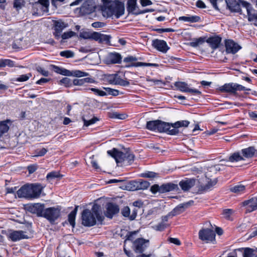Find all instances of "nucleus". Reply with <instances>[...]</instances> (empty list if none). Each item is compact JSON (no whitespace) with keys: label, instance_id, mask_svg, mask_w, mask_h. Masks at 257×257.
<instances>
[{"label":"nucleus","instance_id":"nucleus-38","mask_svg":"<svg viewBox=\"0 0 257 257\" xmlns=\"http://www.w3.org/2000/svg\"><path fill=\"white\" fill-rule=\"evenodd\" d=\"M243 257H257V249L245 248L243 253Z\"/></svg>","mask_w":257,"mask_h":257},{"label":"nucleus","instance_id":"nucleus-11","mask_svg":"<svg viewBox=\"0 0 257 257\" xmlns=\"http://www.w3.org/2000/svg\"><path fill=\"white\" fill-rule=\"evenodd\" d=\"M240 2L242 6L246 9L248 21H254V25L257 26V14H251V12L253 9L251 4L244 0H240Z\"/></svg>","mask_w":257,"mask_h":257},{"label":"nucleus","instance_id":"nucleus-23","mask_svg":"<svg viewBox=\"0 0 257 257\" xmlns=\"http://www.w3.org/2000/svg\"><path fill=\"white\" fill-rule=\"evenodd\" d=\"M43 188L39 184H33L30 187V198H37L40 197Z\"/></svg>","mask_w":257,"mask_h":257},{"label":"nucleus","instance_id":"nucleus-21","mask_svg":"<svg viewBox=\"0 0 257 257\" xmlns=\"http://www.w3.org/2000/svg\"><path fill=\"white\" fill-rule=\"evenodd\" d=\"M195 183L196 180L195 179L186 178L179 182V185L182 190L184 191H188L195 185Z\"/></svg>","mask_w":257,"mask_h":257},{"label":"nucleus","instance_id":"nucleus-30","mask_svg":"<svg viewBox=\"0 0 257 257\" xmlns=\"http://www.w3.org/2000/svg\"><path fill=\"white\" fill-rule=\"evenodd\" d=\"M97 34L95 32L82 31L79 33V37L84 39H96Z\"/></svg>","mask_w":257,"mask_h":257},{"label":"nucleus","instance_id":"nucleus-9","mask_svg":"<svg viewBox=\"0 0 257 257\" xmlns=\"http://www.w3.org/2000/svg\"><path fill=\"white\" fill-rule=\"evenodd\" d=\"M226 4L227 9L232 13H238L242 14V11L240 8V5L242 6L240 0H225Z\"/></svg>","mask_w":257,"mask_h":257},{"label":"nucleus","instance_id":"nucleus-24","mask_svg":"<svg viewBox=\"0 0 257 257\" xmlns=\"http://www.w3.org/2000/svg\"><path fill=\"white\" fill-rule=\"evenodd\" d=\"M137 0H128L127 2L126 10L128 13L134 14L135 15H139V10L137 5Z\"/></svg>","mask_w":257,"mask_h":257},{"label":"nucleus","instance_id":"nucleus-6","mask_svg":"<svg viewBox=\"0 0 257 257\" xmlns=\"http://www.w3.org/2000/svg\"><path fill=\"white\" fill-rule=\"evenodd\" d=\"M171 123L158 119L157 131L160 133H166L170 135H177L176 129L171 128Z\"/></svg>","mask_w":257,"mask_h":257},{"label":"nucleus","instance_id":"nucleus-49","mask_svg":"<svg viewBox=\"0 0 257 257\" xmlns=\"http://www.w3.org/2000/svg\"><path fill=\"white\" fill-rule=\"evenodd\" d=\"M89 74L88 73L79 70H76L72 71V76H74L77 77L87 76Z\"/></svg>","mask_w":257,"mask_h":257},{"label":"nucleus","instance_id":"nucleus-45","mask_svg":"<svg viewBox=\"0 0 257 257\" xmlns=\"http://www.w3.org/2000/svg\"><path fill=\"white\" fill-rule=\"evenodd\" d=\"M119 76L117 74H112L107 76V79L110 84L116 85Z\"/></svg>","mask_w":257,"mask_h":257},{"label":"nucleus","instance_id":"nucleus-50","mask_svg":"<svg viewBox=\"0 0 257 257\" xmlns=\"http://www.w3.org/2000/svg\"><path fill=\"white\" fill-rule=\"evenodd\" d=\"M48 152V150L46 148H42V149H37L35 151L34 155L35 157H42L44 156L47 152Z\"/></svg>","mask_w":257,"mask_h":257},{"label":"nucleus","instance_id":"nucleus-63","mask_svg":"<svg viewBox=\"0 0 257 257\" xmlns=\"http://www.w3.org/2000/svg\"><path fill=\"white\" fill-rule=\"evenodd\" d=\"M233 213V210L230 209H226L223 211L222 214L224 217L227 219L230 218L231 214Z\"/></svg>","mask_w":257,"mask_h":257},{"label":"nucleus","instance_id":"nucleus-40","mask_svg":"<svg viewBox=\"0 0 257 257\" xmlns=\"http://www.w3.org/2000/svg\"><path fill=\"white\" fill-rule=\"evenodd\" d=\"M10 121V120L7 119L6 121L0 122V137L9 131V126L8 125L7 123Z\"/></svg>","mask_w":257,"mask_h":257},{"label":"nucleus","instance_id":"nucleus-13","mask_svg":"<svg viewBox=\"0 0 257 257\" xmlns=\"http://www.w3.org/2000/svg\"><path fill=\"white\" fill-rule=\"evenodd\" d=\"M95 8L94 2L92 0H87L80 7V12L83 15L89 14L94 11Z\"/></svg>","mask_w":257,"mask_h":257},{"label":"nucleus","instance_id":"nucleus-27","mask_svg":"<svg viewBox=\"0 0 257 257\" xmlns=\"http://www.w3.org/2000/svg\"><path fill=\"white\" fill-rule=\"evenodd\" d=\"M178 189L177 184L172 183L163 184L160 186V193H164Z\"/></svg>","mask_w":257,"mask_h":257},{"label":"nucleus","instance_id":"nucleus-5","mask_svg":"<svg viewBox=\"0 0 257 257\" xmlns=\"http://www.w3.org/2000/svg\"><path fill=\"white\" fill-rule=\"evenodd\" d=\"M247 90L245 87L237 83H226L219 87V90L222 92L235 93L236 91Z\"/></svg>","mask_w":257,"mask_h":257},{"label":"nucleus","instance_id":"nucleus-22","mask_svg":"<svg viewBox=\"0 0 257 257\" xmlns=\"http://www.w3.org/2000/svg\"><path fill=\"white\" fill-rule=\"evenodd\" d=\"M194 201L191 200L187 202L179 204L171 211V216H174L181 213L186 208L192 205Z\"/></svg>","mask_w":257,"mask_h":257},{"label":"nucleus","instance_id":"nucleus-59","mask_svg":"<svg viewBox=\"0 0 257 257\" xmlns=\"http://www.w3.org/2000/svg\"><path fill=\"white\" fill-rule=\"evenodd\" d=\"M167 226V224L163 222H160L158 225H156L154 228L157 231H163Z\"/></svg>","mask_w":257,"mask_h":257},{"label":"nucleus","instance_id":"nucleus-43","mask_svg":"<svg viewBox=\"0 0 257 257\" xmlns=\"http://www.w3.org/2000/svg\"><path fill=\"white\" fill-rule=\"evenodd\" d=\"M6 66L10 67H13L15 66V62L10 59H1L0 68L4 67Z\"/></svg>","mask_w":257,"mask_h":257},{"label":"nucleus","instance_id":"nucleus-32","mask_svg":"<svg viewBox=\"0 0 257 257\" xmlns=\"http://www.w3.org/2000/svg\"><path fill=\"white\" fill-rule=\"evenodd\" d=\"M245 188V186L239 184L230 188L229 190L231 192L238 195L244 193Z\"/></svg>","mask_w":257,"mask_h":257},{"label":"nucleus","instance_id":"nucleus-10","mask_svg":"<svg viewBox=\"0 0 257 257\" xmlns=\"http://www.w3.org/2000/svg\"><path fill=\"white\" fill-rule=\"evenodd\" d=\"M149 240L140 238L136 239L133 243L134 250L137 253H142L148 246Z\"/></svg>","mask_w":257,"mask_h":257},{"label":"nucleus","instance_id":"nucleus-25","mask_svg":"<svg viewBox=\"0 0 257 257\" xmlns=\"http://www.w3.org/2000/svg\"><path fill=\"white\" fill-rule=\"evenodd\" d=\"M241 154L243 156V160L245 159H249L253 157L255 155H257V150L254 147H249L241 150Z\"/></svg>","mask_w":257,"mask_h":257},{"label":"nucleus","instance_id":"nucleus-39","mask_svg":"<svg viewBox=\"0 0 257 257\" xmlns=\"http://www.w3.org/2000/svg\"><path fill=\"white\" fill-rule=\"evenodd\" d=\"M78 206H75L74 209L68 215V220L70 225L74 227L75 226V217L77 211Z\"/></svg>","mask_w":257,"mask_h":257},{"label":"nucleus","instance_id":"nucleus-37","mask_svg":"<svg viewBox=\"0 0 257 257\" xmlns=\"http://www.w3.org/2000/svg\"><path fill=\"white\" fill-rule=\"evenodd\" d=\"M97 34V39L95 41H98L99 43L105 42L106 43H110L111 36L110 35L101 34L99 33L96 32Z\"/></svg>","mask_w":257,"mask_h":257},{"label":"nucleus","instance_id":"nucleus-8","mask_svg":"<svg viewBox=\"0 0 257 257\" xmlns=\"http://www.w3.org/2000/svg\"><path fill=\"white\" fill-rule=\"evenodd\" d=\"M174 86L176 88L184 92H190L193 94H197L200 95L201 94V91L196 89H191L188 87V84L185 82L178 81L174 83Z\"/></svg>","mask_w":257,"mask_h":257},{"label":"nucleus","instance_id":"nucleus-56","mask_svg":"<svg viewBox=\"0 0 257 257\" xmlns=\"http://www.w3.org/2000/svg\"><path fill=\"white\" fill-rule=\"evenodd\" d=\"M204 42V39L200 37L190 43V46L193 47H196L202 44Z\"/></svg>","mask_w":257,"mask_h":257},{"label":"nucleus","instance_id":"nucleus-15","mask_svg":"<svg viewBox=\"0 0 257 257\" xmlns=\"http://www.w3.org/2000/svg\"><path fill=\"white\" fill-rule=\"evenodd\" d=\"M45 205L40 203H36L29 206L28 210L32 213L36 214L38 216L43 217L45 212Z\"/></svg>","mask_w":257,"mask_h":257},{"label":"nucleus","instance_id":"nucleus-42","mask_svg":"<svg viewBox=\"0 0 257 257\" xmlns=\"http://www.w3.org/2000/svg\"><path fill=\"white\" fill-rule=\"evenodd\" d=\"M158 119L147 121L146 128L152 131H157Z\"/></svg>","mask_w":257,"mask_h":257},{"label":"nucleus","instance_id":"nucleus-58","mask_svg":"<svg viewBox=\"0 0 257 257\" xmlns=\"http://www.w3.org/2000/svg\"><path fill=\"white\" fill-rule=\"evenodd\" d=\"M89 90L93 91L95 94H97L99 96H103L106 95V92L103 91L102 90H99L95 88H89Z\"/></svg>","mask_w":257,"mask_h":257},{"label":"nucleus","instance_id":"nucleus-57","mask_svg":"<svg viewBox=\"0 0 257 257\" xmlns=\"http://www.w3.org/2000/svg\"><path fill=\"white\" fill-rule=\"evenodd\" d=\"M22 39H19L15 40L12 44V47L15 49H20L23 48V46L21 44Z\"/></svg>","mask_w":257,"mask_h":257},{"label":"nucleus","instance_id":"nucleus-12","mask_svg":"<svg viewBox=\"0 0 257 257\" xmlns=\"http://www.w3.org/2000/svg\"><path fill=\"white\" fill-rule=\"evenodd\" d=\"M8 237L13 241H17L22 239L28 238L26 232L22 230H11L8 235Z\"/></svg>","mask_w":257,"mask_h":257},{"label":"nucleus","instance_id":"nucleus-51","mask_svg":"<svg viewBox=\"0 0 257 257\" xmlns=\"http://www.w3.org/2000/svg\"><path fill=\"white\" fill-rule=\"evenodd\" d=\"M60 55L62 57H64L67 58H72L74 56V53L73 52L70 50H65L63 51H61L60 53Z\"/></svg>","mask_w":257,"mask_h":257},{"label":"nucleus","instance_id":"nucleus-1","mask_svg":"<svg viewBox=\"0 0 257 257\" xmlns=\"http://www.w3.org/2000/svg\"><path fill=\"white\" fill-rule=\"evenodd\" d=\"M96 219L102 221L104 217L102 215L100 205L95 204L91 210L85 209L81 213L82 224L85 226H92L96 224Z\"/></svg>","mask_w":257,"mask_h":257},{"label":"nucleus","instance_id":"nucleus-2","mask_svg":"<svg viewBox=\"0 0 257 257\" xmlns=\"http://www.w3.org/2000/svg\"><path fill=\"white\" fill-rule=\"evenodd\" d=\"M107 153L115 159L116 163L126 162L127 164L131 165L134 161L135 155L128 152L124 153L116 148H113L108 151Z\"/></svg>","mask_w":257,"mask_h":257},{"label":"nucleus","instance_id":"nucleus-52","mask_svg":"<svg viewBox=\"0 0 257 257\" xmlns=\"http://www.w3.org/2000/svg\"><path fill=\"white\" fill-rule=\"evenodd\" d=\"M25 4L24 0H15L14 1V7L18 10L21 9L25 6Z\"/></svg>","mask_w":257,"mask_h":257},{"label":"nucleus","instance_id":"nucleus-16","mask_svg":"<svg viewBox=\"0 0 257 257\" xmlns=\"http://www.w3.org/2000/svg\"><path fill=\"white\" fill-rule=\"evenodd\" d=\"M121 56L118 53H109L105 59L106 63L110 64H120L121 62Z\"/></svg>","mask_w":257,"mask_h":257},{"label":"nucleus","instance_id":"nucleus-31","mask_svg":"<svg viewBox=\"0 0 257 257\" xmlns=\"http://www.w3.org/2000/svg\"><path fill=\"white\" fill-rule=\"evenodd\" d=\"M62 176L58 172L52 171L47 174L46 178L49 182L52 183L54 180H59Z\"/></svg>","mask_w":257,"mask_h":257},{"label":"nucleus","instance_id":"nucleus-60","mask_svg":"<svg viewBox=\"0 0 257 257\" xmlns=\"http://www.w3.org/2000/svg\"><path fill=\"white\" fill-rule=\"evenodd\" d=\"M60 82L61 84H63L67 87L72 85L71 80L67 77L63 78L60 81Z\"/></svg>","mask_w":257,"mask_h":257},{"label":"nucleus","instance_id":"nucleus-19","mask_svg":"<svg viewBox=\"0 0 257 257\" xmlns=\"http://www.w3.org/2000/svg\"><path fill=\"white\" fill-rule=\"evenodd\" d=\"M242 205L246 206V212H251L257 209V198L254 197L242 202Z\"/></svg>","mask_w":257,"mask_h":257},{"label":"nucleus","instance_id":"nucleus-44","mask_svg":"<svg viewBox=\"0 0 257 257\" xmlns=\"http://www.w3.org/2000/svg\"><path fill=\"white\" fill-rule=\"evenodd\" d=\"M158 65L154 63H144V62H134L131 65L128 66L133 67H145V66H157Z\"/></svg>","mask_w":257,"mask_h":257},{"label":"nucleus","instance_id":"nucleus-20","mask_svg":"<svg viewBox=\"0 0 257 257\" xmlns=\"http://www.w3.org/2000/svg\"><path fill=\"white\" fill-rule=\"evenodd\" d=\"M152 46L159 51L166 53L169 49L167 43L164 41L155 39L152 42Z\"/></svg>","mask_w":257,"mask_h":257},{"label":"nucleus","instance_id":"nucleus-36","mask_svg":"<svg viewBox=\"0 0 257 257\" xmlns=\"http://www.w3.org/2000/svg\"><path fill=\"white\" fill-rule=\"evenodd\" d=\"M241 160H243V156H242L241 153L238 152H235L232 154L229 157L228 160L226 161L228 162H238Z\"/></svg>","mask_w":257,"mask_h":257},{"label":"nucleus","instance_id":"nucleus-35","mask_svg":"<svg viewBox=\"0 0 257 257\" xmlns=\"http://www.w3.org/2000/svg\"><path fill=\"white\" fill-rule=\"evenodd\" d=\"M179 21H183L185 22H189L190 23H195L200 21V18L197 16H192L190 17L182 16L178 19Z\"/></svg>","mask_w":257,"mask_h":257},{"label":"nucleus","instance_id":"nucleus-34","mask_svg":"<svg viewBox=\"0 0 257 257\" xmlns=\"http://www.w3.org/2000/svg\"><path fill=\"white\" fill-rule=\"evenodd\" d=\"M190 123V122L188 120H181L178 121L174 123H171L172 127L173 129H176L177 131V134H179V131L178 128L180 127H187Z\"/></svg>","mask_w":257,"mask_h":257},{"label":"nucleus","instance_id":"nucleus-48","mask_svg":"<svg viewBox=\"0 0 257 257\" xmlns=\"http://www.w3.org/2000/svg\"><path fill=\"white\" fill-rule=\"evenodd\" d=\"M103 5L101 7V10L104 16H105V12L107 8L113 2L111 0H102Z\"/></svg>","mask_w":257,"mask_h":257},{"label":"nucleus","instance_id":"nucleus-64","mask_svg":"<svg viewBox=\"0 0 257 257\" xmlns=\"http://www.w3.org/2000/svg\"><path fill=\"white\" fill-rule=\"evenodd\" d=\"M139 209H138V208H137L136 207H133V208L132 210V213L130 216L131 220H133L136 218Z\"/></svg>","mask_w":257,"mask_h":257},{"label":"nucleus","instance_id":"nucleus-7","mask_svg":"<svg viewBox=\"0 0 257 257\" xmlns=\"http://www.w3.org/2000/svg\"><path fill=\"white\" fill-rule=\"evenodd\" d=\"M198 235L200 240L207 242L213 241L215 239V233L211 229L203 228L199 231Z\"/></svg>","mask_w":257,"mask_h":257},{"label":"nucleus","instance_id":"nucleus-3","mask_svg":"<svg viewBox=\"0 0 257 257\" xmlns=\"http://www.w3.org/2000/svg\"><path fill=\"white\" fill-rule=\"evenodd\" d=\"M124 6L123 3L120 2L119 0H115L107 8L105 16L110 17L114 15L116 18H118L124 14Z\"/></svg>","mask_w":257,"mask_h":257},{"label":"nucleus","instance_id":"nucleus-55","mask_svg":"<svg viewBox=\"0 0 257 257\" xmlns=\"http://www.w3.org/2000/svg\"><path fill=\"white\" fill-rule=\"evenodd\" d=\"M32 76L31 73L20 75L16 79V81L19 82H24L28 80Z\"/></svg>","mask_w":257,"mask_h":257},{"label":"nucleus","instance_id":"nucleus-47","mask_svg":"<svg viewBox=\"0 0 257 257\" xmlns=\"http://www.w3.org/2000/svg\"><path fill=\"white\" fill-rule=\"evenodd\" d=\"M217 183V180H209L208 183L205 185L201 186V189L203 191H207L209 190L211 187L214 186Z\"/></svg>","mask_w":257,"mask_h":257},{"label":"nucleus","instance_id":"nucleus-62","mask_svg":"<svg viewBox=\"0 0 257 257\" xmlns=\"http://www.w3.org/2000/svg\"><path fill=\"white\" fill-rule=\"evenodd\" d=\"M116 85H119L122 86H127L130 85V82L127 80L121 79L119 76Z\"/></svg>","mask_w":257,"mask_h":257},{"label":"nucleus","instance_id":"nucleus-4","mask_svg":"<svg viewBox=\"0 0 257 257\" xmlns=\"http://www.w3.org/2000/svg\"><path fill=\"white\" fill-rule=\"evenodd\" d=\"M61 207H51L45 208L43 217L47 219L51 224H53L61 215Z\"/></svg>","mask_w":257,"mask_h":257},{"label":"nucleus","instance_id":"nucleus-28","mask_svg":"<svg viewBox=\"0 0 257 257\" xmlns=\"http://www.w3.org/2000/svg\"><path fill=\"white\" fill-rule=\"evenodd\" d=\"M134 184V190H144L147 189L150 184L147 181H134L133 182Z\"/></svg>","mask_w":257,"mask_h":257},{"label":"nucleus","instance_id":"nucleus-17","mask_svg":"<svg viewBox=\"0 0 257 257\" xmlns=\"http://www.w3.org/2000/svg\"><path fill=\"white\" fill-rule=\"evenodd\" d=\"M225 46L227 53L235 54L241 48L240 46L230 40L225 41Z\"/></svg>","mask_w":257,"mask_h":257},{"label":"nucleus","instance_id":"nucleus-33","mask_svg":"<svg viewBox=\"0 0 257 257\" xmlns=\"http://www.w3.org/2000/svg\"><path fill=\"white\" fill-rule=\"evenodd\" d=\"M53 70L57 73L64 75L70 76H72V71L65 68H60L55 65H52Z\"/></svg>","mask_w":257,"mask_h":257},{"label":"nucleus","instance_id":"nucleus-61","mask_svg":"<svg viewBox=\"0 0 257 257\" xmlns=\"http://www.w3.org/2000/svg\"><path fill=\"white\" fill-rule=\"evenodd\" d=\"M157 174L153 172H147L143 173L141 176L145 178H154L157 176Z\"/></svg>","mask_w":257,"mask_h":257},{"label":"nucleus","instance_id":"nucleus-41","mask_svg":"<svg viewBox=\"0 0 257 257\" xmlns=\"http://www.w3.org/2000/svg\"><path fill=\"white\" fill-rule=\"evenodd\" d=\"M82 120L84 122V125L85 126H88L90 124L95 123L98 120V119L95 116H93L91 119H88L86 116H82Z\"/></svg>","mask_w":257,"mask_h":257},{"label":"nucleus","instance_id":"nucleus-46","mask_svg":"<svg viewBox=\"0 0 257 257\" xmlns=\"http://www.w3.org/2000/svg\"><path fill=\"white\" fill-rule=\"evenodd\" d=\"M109 117L111 118L124 119L126 117V114L112 112L109 113Z\"/></svg>","mask_w":257,"mask_h":257},{"label":"nucleus","instance_id":"nucleus-18","mask_svg":"<svg viewBox=\"0 0 257 257\" xmlns=\"http://www.w3.org/2000/svg\"><path fill=\"white\" fill-rule=\"evenodd\" d=\"M119 208L117 205L113 203H108L106 205V211L105 216L109 218H112L114 215L119 212Z\"/></svg>","mask_w":257,"mask_h":257},{"label":"nucleus","instance_id":"nucleus-29","mask_svg":"<svg viewBox=\"0 0 257 257\" xmlns=\"http://www.w3.org/2000/svg\"><path fill=\"white\" fill-rule=\"evenodd\" d=\"M30 187L25 185L22 186L17 192L19 198L24 197L30 198Z\"/></svg>","mask_w":257,"mask_h":257},{"label":"nucleus","instance_id":"nucleus-14","mask_svg":"<svg viewBox=\"0 0 257 257\" xmlns=\"http://www.w3.org/2000/svg\"><path fill=\"white\" fill-rule=\"evenodd\" d=\"M68 25L64 22L59 20L55 21L54 24V32L53 35L57 39H59L62 31L67 27Z\"/></svg>","mask_w":257,"mask_h":257},{"label":"nucleus","instance_id":"nucleus-26","mask_svg":"<svg viewBox=\"0 0 257 257\" xmlns=\"http://www.w3.org/2000/svg\"><path fill=\"white\" fill-rule=\"evenodd\" d=\"M221 41V38L218 36L210 37L206 40V42L212 49H216L219 47Z\"/></svg>","mask_w":257,"mask_h":257},{"label":"nucleus","instance_id":"nucleus-53","mask_svg":"<svg viewBox=\"0 0 257 257\" xmlns=\"http://www.w3.org/2000/svg\"><path fill=\"white\" fill-rule=\"evenodd\" d=\"M76 34V33L71 31L64 33L60 36L61 37L62 39L65 40L71 38L72 37L75 36Z\"/></svg>","mask_w":257,"mask_h":257},{"label":"nucleus","instance_id":"nucleus-54","mask_svg":"<svg viewBox=\"0 0 257 257\" xmlns=\"http://www.w3.org/2000/svg\"><path fill=\"white\" fill-rule=\"evenodd\" d=\"M122 215L125 217H128L130 220L131 210L128 206H125L121 210Z\"/></svg>","mask_w":257,"mask_h":257}]
</instances>
